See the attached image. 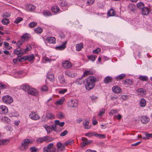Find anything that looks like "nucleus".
I'll return each mask as SVG.
<instances>
[{"label": "nucleus", "instance_id": "a878e982", "mask_svg": "<svg viewBox=\"0 0 152 152\" xmlns=\"http://www.w3.org/2000/svg\"><path fill=\"white\" fill-rule=\"evenodd\" d=\"M75 83L77 85H83L85 86V80H83L81 79L77 80L75 82Z\"/></svg>", "mask_w": 152, "mask_h": 152}, {"label": "nucleus", "instance_id": "c9c22d12", "mask_svg": "<svg viewBox=\"0 0 152 152\" xmlns=\"http://www.w3.org/2000/svg\"><path fill=\"white\" fill-rule=\"evenodd\" d=\"M42 13L45 16H49L51 15L50 12L48 10H43L42 11Z\"/></svg>", "mask_w": 152, "mask_h": 152}, {"label": "nucleus", "instance_id": "c03bdc74", "mask_svg": "<svg viewBox=\"0 0 152 152\" xmlns=\"http://www.w3.org/2000/svg\"><path fill=\"white\" fill-rule=\"evenodd\" d=\"M23 19V18L20 17H18L17 18L15 19L14 23L16 24H18L20 21H22Z\"/></svg>", "mask_w": 152, "mask_h": 152}, {"label": "nucleus", "instance_id": "f03ea898", "mask_svg": "<svg viewBox=\"0 0 152 152\" xmlns=\"http://www.w3.org/2000/svg\"><path fill=\"white\" fill-rule=\"evenodd\" d=\"M33 141L30 140L28 139H24L21 143V145L20 149L21 151H25L27 150L28 148V146L29 144H32Z\"/></svg>", "mask_w": 152, "mask_h": 152}, {"label": "nucleus", "instance_id": "e2e57ef3", "mask_svg": "<svg viewBox=\"0 0 152 152\" xmlns=\"http://www.w3.org/2000/svg\"><path fill=\"white\" fill-rule=\"evenodd\" d=\"M66 89H61L58 91V93L61 94H64L67 91Z\"/></svg>", "mask_w": 152, "mask_h": 152}, {"label": "nucleus", "instance_id": "de8ad7c7", "mask_svg": "<svg viewBox=\"0 0 152 152\" xmlns=\"http://www.w3.org/2000/svg\"><path fill=\"white\" fill-rule=\"evenodd\" d=\"M97 56L95 55H91L88 56V59L93 61H94L96 58Z\"/></svg>", "mask_w": 152, "mask_h": 152}, {"label": "nucleus", "instance_id": "a211bd4d", "mask_svg": "<svg viewBox=\"0 0 152 152\" xmlns=\"http://www.w3.org/2000/svg\"><path fill=\"white\" fill-rule=\"evenodd\" d=\"M126 76V74H121L116 76L115 77V78L117 81H119L124 79Z\"/></svg>", "mask_w": 152, "mask_h": 152}, {"label": "nucleus", "instance_id": "bf43d9fd", "mask_svg": "<svg viewBox=\"0 0 152 152\" xmlns=\"http://www.w3.org/2000/svg\"><path fill=\"white\" fill-rule=\"evenodd\" d=\"M95 1V0H88L86 4L87 5H91Z\"/></svg>", "mask_w": 152, "mask_h": 152}, {"label": "nucleus", "instance_id": "39448f33", "mask_svg": "<svg viewBox=\"0 0 152 152\" xmlns=\"http://www.w3.org/2000/svg\"><path fill=\"white\" fill-rule=\"evenodd\" d=\"M96 78L93 76H89L88 77L86 78L85 82V86H93V84L95 82Z\"/></svg>", "mask_w": 152, "mask_h": 152}, {"label": "nucleus", "instance_id": "603ef678", "mask_svg": "<svg viewBox=\"0 0 152 152\" xmlns=\"http://www.w3.org/2000/svg\"><path fill=\"white\" fill-rule=\"evenodd\" d=\"M64 102V100L62 99H61L59 100L56 102L55 104L56 105H61Z\"/></svg>", "mask_w": 152, "mask_h": 152}, {"label": "nucleus", "instance_id": "6ab92c4d", "mask_svg": "<svg viewBox=\"0 0 152 152\" xmlns=\"http://www.w3.org/2000/svg\"><path fill=\"white\" fill-rule=\"evenodd\" d=\"M58 79L60 83L62 85L66 84V82L64 78L63 75H61L58 76Z\"/></svg>", "mask_w": 152, "mask_h": 152}, {"label": "nucleus", "instance_id": "f3484780", "mask_svg": "<svg viewBox=\"0 0 152 152\" xmlns=\"http://www.w3.org/2000/svg\"><path fill=\"white\" fill-rule=\"evenodd\" d=\"M46 40L50 44H55L56 43V39L54 37H48L46 39Z\"/></svg>", "mask_w": 152, "mask_h": 152}, {"label": "nucleus", "instance_id": "0e129e2a", "mask_svg": "<svg viewBox=\"0 0 152 152\" xmlns=\"http://www.w3.org/2000/svg\"><path fill=\"white\" fill-rule=\"evenodd\" d=\"M101 49L99 48H98L95 50H94L93 53H94L97 54L101 51Z\"/></svg>", "mask_w": 152, "mask_h": 152}, {"label": "nucleus", "instance_id": "20e7f679", "mask_svg": "<svg viewBox=\"0 0 152 152\" xmlns=\"http://www.w3.org/2000/svg\"><path fill=\"white\" fill-rule=\"evenodd\" d=\"M44 152H56V149L53 143L49 144L43 149Z\"/></svg>", "mask_w": 152, "mask_h": 152}, {"label": "nucleus", "instance_id": "ea45409f", "mask_svg": "<svg viewBox=\"0 0 152 152\" xmlns=\"http://www.w3.org/2000/svg\"><path fill=\"white\" fill-rule=\"evenodd\" d=\"M43 31V30L41 27H37L34 29V31L38 34H40Z\"/></svg>", "mask_w": 152, "mask_h": 152}, {"label": "nucleus", "instance_id": "a18cd8bd", "mask_svg": "<svg viewBox=\"0 0 152 152\" xmlns=\"http://www.w3.org/2000/svg\"><path fill=\"white\" fill-rule=\"evenodd\" d=\"M27 60L29 61H31L34 58V55L32 54L30 56H27Z\"/></svg>", "mask_w": 152, "mask_h": 152}, {"label": "nucleus", "instance_id": "680f3d73", "mask_svg": "<svg viewBox=\"0 0 152 152\" xmlns=\"http://www.w3.org/2000/svg\"><path fill=\"white\" fill-rule=\"evenodd\" d=\"M41 89L42 91H46L48 90V88L47 86H42Z\"/></svg>", "mask_w": 152, "mask_h": 152}, {"label": "nucleus", "instance_id": "423d86ee", "mask_svg": "<svg viewBox=\"0 0 152 152\" xmlns=\"http://www.w3.org/2000/svg\"><path fill=\"white\" fill-rule=\"evenodd\" d=\"M2 100L4 103L8 104H11L13 101L12 97L8 95L3 96Z\"/></svg>", "mask_w": 152, "mask_h": 152}, {"label": "nucleus", "instance_id": "864d4df0", "mask_svg": "<svg viewBox=\"0 0 152 152\" xmlns=\"http://www.w3.org/2000/svg\"><path fill=\"white\" fill-rule=\"evenodd\" d=\"M24 42V41L23 39L19 40L17 43V47H20V46L23 44Z\"/></svg>", "mask_w": 152, "mask_h": 152}, {"label": "nucleus", "instance_id": "f257e3e1", "mask_svg": "<svg viewBox=\"0 0 152 152\" xmlns=\"http://www.w3.org/2000/svg\"><path fill=\"white\" fill-rule=\"evenodd\" d=\"M21 88L29 94L34 96H36L38 94V92L37 90L31 87V86H22Z\"/></svg>", "mask_w": 152, "mask_h": 152}, {"label": "nucleus", "instance_id": "3c124183", "mask_svg": "<svg viewBox=\"0 0 152 152\" xmlns=\"http://www.w3.org/2000/svg\"><path fill=\"white\" fill-rule=\"evenodd\" d=\"M94 132H89L85 134V136L88 137H91L94 136Z\"/></svg>", "mask_w": 152, "mask_h": 152}, {"label": "nucleus", "instance_id": "2eb2a0df", "mask_svg": "<svg viewBox=\"0 0 152 152\" xmlns=\"http://www.w3.org/2000/svg\"><path fill=\"white\" fill-rule=\"evenodd\" d=\"M112 90L113 91L115 94L120 93L122 91L121 88L119 86H113L112 88Z\"/></svg>", "mask_w": 152, "mask_h": 152}, {"label": "nucleus", "instance_id": "393cba45", "mask_svg": "<svg viewBox=\"0 0 152 152\" xmlns=\"http://www.w3.org/2000/svg\"><path fill=\"white\" fill-rule=\"evenodd\" d=\"M115 15V12L114 10L112 8H111L108 11L107 15L109 16H114Z\"/></svg>", "mask_w": 152, "mask_h": 152}, {"label": "nucleus", "instance_id": "9d476101", "mask_svg": "<svg viewBox=\"0 0 152 152\" xmlns=\"http://www.w3.org/2000/svg\"><path fill=\"white\" fill-rule=\"evenodd\" d=\"M8 112V108L7 107L4 105L0 106V113L6 114Z\"/></svg>", "mask_w": 152, "mask_h": 152}, {"label": "nucleus", "instance_id": "052dcab7", "mask_svg": "<svg viewBox=\"0 0 152 152\" xmlns=\"http://www.w3.org/2000/svg\"><path fill=\"white\" fill-rule=\"evenodd\" d=\"M65 146H64V144L62 145L60 147V148H59L60 150H57V152H59V151H63L64 150H65Z\"/></svg>", "mask_w": 152, "mask_h": 152}, {"label": "nucleus", "instance_id": "09e8293b", "mask_svg": "<svg viewBox=\"0 0 152 152\" xmlns=\"http://www.w3.org/2000/svg\"><path fill=\"white\" fill-rule=\"evenodd\" d=\"M30 49H29L28 46H27L26 48L24 50L22 49V51L21 52V55L24 54L26 53L27 52L29 51Z\"/></svg>", "mask_w": 152, "mask_h": 152}, {"label": "nucleus", "instance_id": "4468645a", "mask_svg": "<svg viewBox=\"0 0 152 152\" xmlns=\"http://www.w3.org/2000/svg\"><path fill=\"white\" fill-rule=\"evenodd\" d=\"M149 121V118L146 116H143L141 118V121L143 124H147Z\"/></svg>", "mask_w": 152, "mask_h": 152}, {"label": "nucleus", "instance_id": "dca6fc26", "mask_svg": "<svg viewBox=\"0 0 152 152\" xmlns=\"http://www.w3.org/2000/svg\"><path fill=\"white\" fill-rule=\"evenodd\" d=\"M122 82L123 85L131 86L133 84V81L130 79H126L125 80H123Z\"/></svg>", "mask_w": 152, "mask_h": 152}, {"label": "nucleus", "instance_id": "ddd939ff", "mask_svg": "<svg viewBox=\"0 0 152 152\" xmlns=\"http://www.w3.org/2000/svg\"><path fill=\"white\" fill-rule=\"evenodd\" d=\"M82 140L83 141V142L81 143V146L82 147H84L86 145H88L92 142V140H88L85 137H83Z\"/></svg>", "mask_w": 152, "mask_h": 152}, {"label": "nucleus", "instance_id": "f704fd0d", "mask_svg": "<svg viewBox=\"0 0 152 152\" xmlns=\"http://www.w3.org/2000/svg\"><path fill=\"white\" fill-rule=\"evenodd\" d=\"M59 10V7L57 6H54L51 8L52 12L54 13L58 12Z\"/></svg>", "mask_w": 152, "mask_h": 152}, {"label": "nucleus", "instance_id": "37998d69", "mask_svg": "<svg viewBox=\"0 0 152 152\" xmlns=\"http://www.w3.org/2000/svg\"><path fill=\"white\" fill-rule=\"evenodd\" d=\"M137 6L139 9H142L143 7H144V4L142 2H140L137 3Z\"/></svg>", "mask_w": 152, "mask_h": 152}, {"label": "nucleus", "instance_id": "6e6d98bb", "mask_svg": "<svg viewBox=\"0 0 152 152\" xmlns=\"http://www.w3.org/2000/svg\"><path fill=\"white\" fill-rule=\"evenodd\" d=\"M37 147L34 146H33L31 147L30 150L31 152H36L37 151Z\"/></svg>", "mask_w": 152, "mask_h": 152}, {"label": "nucleus", "instance_id": "2f4dec72", "mask_svg": "<svg viewBox=\"0 0 152 152\" xmlns=\"http://www.w3.org/2000/svg\"><path fill=\"white\" fill-rule=\"evenodd\" d=\"M43 127L45 128L48 134H50L52 131L51 126H48L46 125H45Z\"/></svg>", "mask_w": 152, "mask_h": 152}, {"label": "nucleus", "instance_id": "774afa93", "mask_svg": "<svg viewBox=\"0 0 152 152\" xmlns=\"http://www.w3.org/2000/svg\"><path fill=\"white\" fill-rule=\"evenodd\" d=\"M65 74L66 75L69 77H72V76L71 72L68 71L65 72Z\"/></svg>", "mask_w": 152, "mask_h": 152}, {"label": "nucleus", "instance_id": "4d7b16f0", "mask_svg": "<svg viewBox=\"0 0 152 152\" xmlns=\"http://www.w3.org/2000/svg\"><path fill=\"white\" fill-rule=\"evenodd\" d=\"M105 112V110L104 109L102 108L100 111L99 113L98 114L99 116H102L103 114Z\"/></svg>", "mask_w": 152, "mask_h": 152}, {"label": "nucleus", "instance_id": "58836bf2", "mask_svg": "<svg viewBox=\"0 0 152 152\" xmlns=\"http://www.w3.org/2000/svg\"><path fill=\"white\" fill-rule=\"evenodd\" d=\"M3 24L7 25L10 23L9 20L7 18H3L1 21Z\"/></svg>", "mask_w": 152, "mask_h": 152}, {"label": "nucleus", "instance_id": "0eeeda50", "mask_svg": "<svg viewBox=\"0 0 152 152\" xmlns=\"http://www.w3.org/2000/svg\"><path fill=\"white\" fill-rule=\"evenodd\" d=\"M29 118L32 120L36 121L40 118L39 115L34 112H31L29 115Z\"/></svg>", "mask_w": 152, "mask_h": 152}, {"label": "nucleus", "instance_id": "8fccbe9b", "mask_svg": "<svg viewBox=\"0 0 152 152\" xmlns=\"http://www.w3.org/2000/svg\"><path fill=\"white\" fill-rule=\"evenodd\" d=\"M73 141L72 140H68L66 141L64 144V146H65L67 145H70L73 142Z\"/></svg>", "mask_w": 152, "mask_h": 152}, {"label": "nucleus", "instance_id": "cd10ccee", "mask_svg": "<svg viewBox=\"0 0 152 152\" xmlns=\"http://www.w3.org/2000/svg\"><path fill=\"white\" fill-rule=\"evenodd\" d=\"M45 118L48 119H52L55 118V116L53 114L48 113L46 114Z\"/></svg>", "mask_w": 152, "mask_h": 152}, {"label": "nucleus", "instance_id": "c756f323", "mask_svg": "<svg viewBox=\"0 0 152 152\" xmlns=\"http://www.w3.org/2000/svg\"><path fill=\"white\" fill-rule=\"evenodd\" d=\"M22 51V48L20 47H18L15 49L14 51V53L16 55L21 54V53Z\"/></svg>", "mask_w": 152, "mask_h": 152}, {"label": "nucleus", "instance_id": "f8f14e48", "mask_svg": "<svg viewBox=\"0 0 152 152\" xmlns=\"http://www.w3.org/2000/svg\"><path fill=\"white\" fill-rule=\"evenodd\" d=\"M47 79L50 82H53L55 80V78L54 75L50 72H49L47 73L46 76Z\"/></svg>", "mask_w": 152, "mask_h": 152}, {"label": "nucleus", "instance_id": "49530a36", "mask_svg": "<svg viewBox=\"0 0 152 152\" xmlns=\"http://www.w3.org/2000/svg\"><path fill=\"white\" fill-rule=\"evenodd\" d=\"M57 116L59 119L63 118H64L65 115L61 112H59L57 115Z\"/></svg>", "mask_w": 152, "mask_h": 152}, {"label": "nucleus", "instance_id": "13d9d810", "mask_svg": "<svg viewBox=\"0 0 152 152\" xmlns=\"http://www.w3.org/2000/svg\"><path fill=\"white\" fill-rule=\"evenodd\" d=\"M27 56H24L22 57L21 58L19 59V62H22L26 60H27Z\"/></svg>", "mask_w": 152, "mask_h": 152}, {"label": "nucleus", "instance_id": "4c0bfd02", "mask_svg": "<svg viewBox=\"0 0 152 152\" xmlns=\"http://www.w3.org/2000/svg\"><path fill=\"white\" fill-rule=\"evenodd\" d=\"M145 137H143V139L147 140L151 138H152V133L148 134L146 132L145 133Z\"/></svg>", "mask_w": 152, "mask_h": 152}, {"label": "nucleus", "instance_id": "79ce46f5", "mask_svg": "<svg viewBox=\"0 0 152 152\" xmlns=\"http://www.w3.org/2000/svg\"><path fill=\"white\" fill-rule=\"evenodd\" d=\"M37 23L36 22L33 21L31 22L28 24V26L31 28L34 27L35 26L37 25Z\"/></svg>", "mask_w": 152, "mask_h": 152}, {"label": "nucleus", "instance_id": "473e14b6", "mask_svg": "<svg viewBox=\"0 0 152 152\" xmlns=\"http://www.w3.org/2000/svg\"><path fill=\"white\" fill-rule=\"evenodd\" d=\"M66 42H67L66 41L63 43L62 45L56 47V49L59 50H61L64 49L66 48Z\"/></svg>", "mask_w": 152, "mask_h": 152}, {"label": "nucleus", "instance_id": "5fc2aeb1", "mask_svg": "<svg viewBox=\"0 0 152 152\" xmlns=\"http://www.w3.org/2000/svg\"><path fill=\"white\" fill-rule=\"evenodd\" d=\"M2 120L4 122L8 123L10 122V120L7 117H4L2 118Z\"/></svg>", "mask_w": 152, "mask_h": 152}, {"label": "nucleus", "instance_id": "338daca9", "mask_svg": "<svg viewBox=\"0 0 152 152\" xmlns=\"http://www.w3.org/2000/svg\"><path fill=\"white\" fill-rule=\"evenodd\" d=\"M68 133V132L66 130H64V132H62L60 134V136L62 137L66 135Z\"/></svg>", "mask_w": 152, "mask_h": 152}, {"label": "nucleus", "instance_id": "412c9836", "mask_svg": "<svg viewBox=\"0 0 152 152\" xmlns=\"http://www.w3.org/2000/svg\"><path fill=\"white\" fill-rule=\"evenodd\" d=\"M113 78L112 77L109 76H107L104 78L103 81L104 83L107 84L111 82Z\"/></svg>", "mask_w": 152, "mask_h": 152}, {"label": "nucleus", "instance_id": "5701e85b", "mask_svg": "<svg viewBox=\"0 0 152 152\" xmlns=\"http://www.w3.org/2000/svg\"><path fill=\"white\" fill-rule=\"evenodd\" d=\"M138 94L140 96H143L146 94V91L143 88H140L138 89L137 90Z\"/></svg>", "mask_w": 152, "mask_h": 152}, {"label": "nucleus", "instance_id": "4be33fe9", "mask_svg": "<svg viewBox=\"0 0 152 152\" xmlns=\"http://www.w3.org/2000/svg\"><path fill=\"white\" fill-rule=\"evenodd\" d=\"M89 122V121L86 120L85 121L83 122V125L85 129H88L91 128V126H88Z\"/></svg>", "mask_w": 152, "mask_h": 152}, {"label": "nucleus", "instance_id": "bb28decb", "mask_svg": "<svg viewBox=\"0 0 152 152\" xmlns=\"http://www.w3.org/2000/svg\"><path fill=\"white\" fill-rule=\"evenodd\" d=\"M31 37L30 35L28 33L23 34L21 37V39L25 41L26 39H28Z\"/></svg>", "mask_w": 152, "mask_h": 152}, {"label": "nucleus", "instance_id": "9b49d317", "mask_svg": "<svg viewBox=\"0 0 152 152\" xmlns=\"http://www.w3.org/2000/svg\"><path fill=\"white\" fill-rule=\"evenodd\" d=\"M77 105V101L75 99L72 100L68 102V106L70 107H75Z\"/></svg>", "mask_w": 152, "mask_h": 152}, {"label": "nucleus", "instance_id": "69168bd1", "mask_svg": "<svg viewBox=\"0 0 152 152\" xmlns=\"http://www.w3.org/2000/svg\"><path fill=\"white\" fill-rule=\"evenodd\" d=\"M95 116H94L93 117V119L92 121V124L93 125H96L98 123L97 121L94 119L95 118Z\"/></svg>", "mask_w": 152, "mask_h": 152}, {"label": "nucleus", "instance_id": "7c9ffc66", "mask_svg": "<svg viewBox=\"0 0 152 152\" xmlns=\"http://www.w3.org/2000/svg\"><path fill=\"white\" fill-rule=\"evenodd\" d=\"M138 79L142 81H147L148 78L147 76L140 75L138 77Z\"/></svg>", "mask_w": 152, "mask_h": 152}, {"label": "nucleus", "instance_id": "e433bc0d", "mask_svg": "<svg viewBox=\"0 0 152 152\" xmlns=\"http://www.w3.org/2000/svg\"><path fill=\"white\" fill-rule=\"evenodd\" d=\"M94 136L96 137H98L99 138H104L106 137V135H105L97 134L95 132Z\"/></svg>", "mask_w": 152, "mask_h": 152}, {"label": "nucleus", "instance_id": "b1692460", "mask_svg": "<svg viewBox=\"0 0 152 152\" xmlns=\"http://www.w3.org/2000/svg\"><path fill=\"white\" fill-rule=\"evenodd\" d=\"M26 9L28 11H31L35 9V7L33 5L28 4L26 5Z\"/></svg>", "mask_w": 152, "mask_h": 152}, {"label": "nucleus", "instance_id": "a19ab883", "mask_svg": "<svg viewBox=\"0 0 152 152\" xmlns=\"http://www.w3.org/2000/svg\"><path fill=\"white\" fill-rule=\"evenodd\" d=\"M9 142V140L7 139L0 140V144L4 145L7 144Z\"/></svg>", "mask_w": 152, "mask_h": 152}, {"label": "nucleus", "instance_id": "aec40b11", "mask_svg": "<svg viewBox=\"0 0 152 152\" xmlns=\"http://www.w3.org/2000/svg\"><path fill=\"white\" fill-rule=\"evenodd\" d=\"M149 10L148 8L144 7L142 9V13L143 15H147L149 12Z\"/></svg>", "mask_w": 152, "mask_h": 152}, {"label": "nucleus", "instance_id": "6e6552de", "mask_svg": "<svg viewBox=\"0 0 152 152\" xmlns=\"http://www.w3.org/2000/svg\"><path fill=\"white\" fill-rule=\"evenodd\" d=\"M62 66L65 69H68L72 66L70 62L68 60L64 61L62 62Z\"/></svg>", "mask_w": 152, "mask_h": 152}, {"label": "nucleus", "instance_id": "72a5a7b5", "mask_svg": "<svg viewBox=\"0 0 152 152\" xmlns=\"http://www.w3.org/2000/svg\"><path fill=\"white\" fill-rule=\"evenodd\" d=\"M140 105L141 107H144L146 105V102L145 100L143 99H141L140 102Z\"/></svg>", "mask_w": 152, "mask_h": 152}, {"label": "nucleus", "instance_id": "1a4fd4ad", "mask_svg": "<svg viewBox=\"0 0 152 152\" xmlns=\"http://www.w3.org/2000/svg\"><path fill=\"white\" fill-rule=\"evenodd\" d=\"M95 73L94 70L91 69H89L88 70H86L82 76V77H85L89 75H93Z\"/></svg>", "mask_w": 152, "mask_h": 152}, {"label": "nucleus", "instance_id": "7ed1b4c3", "mask_svg": "<svg viewBox=\"0 0 152 152\" xmlns=\"http://www.w3.org/2000/svg\"><path fill=\"white\" fill-rule=\"evenodd\" d=\"M53 139L48 136H45L42 137H38L36 140V142L38 144L41 143L43 142H49L52 141Z\"/></svg>", "mask_w": 152, "mask_h": 152}, {"label": "nucleus", "instance_id": "c85d7f7f", "mask_svg": "<svg viewBox=\"0 0 152 152\" xmlns=\"http://www.w3.org/2000/svg\"><path fill=\"white\" fill-rule=\"evenodd\" d=\"M83 44L82 43L77 44L76 46V49L77 51H79L83 48Z\"/></svg>", "mask_w": 152, "mask_h": 152}]
</instances>
